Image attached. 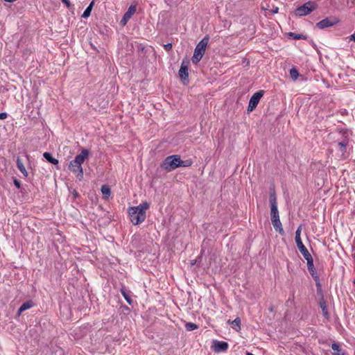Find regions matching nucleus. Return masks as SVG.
I'll return each instance as SVG.
<instances>
[{
    "label": "nucleus",
    "instance_id": "f3484780",
    "mask_svg": "<svg viewBox=\"0 0 355 355\" xmlns=\"http://www.w3.org/2000/svg\"><path fill=\"white\" fill-rule=\"evenodd\" d=\"M137 10V6L136 5H131L128 10L124 13L123 16L126 18H128L130 19L132 16L135 13Z\"/></svg>",
    "mask_w": 355,
    "mask_h": 355
},
{
    "label": "nucleus",
    "instance_id": "7ed1b4c3",
    "mask_svg": "<svg viewBox=\"0 0 355 355\" xmlns=\"http://www.w3.org/2000/svg\"><path fill=\"white\" fill-rule=\"evenodd\" d=\"M209 40V36L206 35L196 45L193 57L191 58L192 62L194 64H197L203 57L206 48L208 45Z\"/></svg>",
    "mask_w": 355,
    "mask_h": 355
},
{
    "label": "nucleus",
    "instance_id": "cd10ccee",
    "mask_svg": "<svg viewBox=\"0 0 355 355\" xmlns=\"http://www.w3.org/2000/svg\"><path fill=\"white\" fill-rule=\"evenodd\" d=\"M231 323L234 327H236L240 329L241 320L239 318H235Z\"/></svg>",
    "mask_w": 355,
    "mask_h": 355
},
{
    "label": "nucleus",
    "instance_id": "0eeeda50",
    "mask_svg": "<svg viewBox=\"0 0 355 355\" xmlns=\"http://www.w3.org/2000/svg\"><path fill=\"white\" fill-rule=\"evenodd\" d=\"M269 203L270 206L271 219L279 218V211L277 208V197L275 190L270 191V192Z\"/></svg>",
    "mask_w": 355,
    "mask_h": 355
},
{
    "label": "nucleus",
    "instance_id": "b1692460",
    "mask_svg": "<svg viewBox=\"0 0 355 355\" xmlns=\"http://www.w3.org/2000/svg\"><path fill=\"white\" fill-rule=\"evenodd\" d=\"M33 305H34V303L33 302V301L29 300V301H27V302H25L24 303H23L20 307H21V309H24V311H26V310L29 309L31 307H33Z\"/></svg>",
    "mask_w": 355,
    "mask_h": 355
},
{
    "label": "nucleus",
    "instance_id": "6ab92c4d",
    "mask_svg": "<svg viewBox=\"0 0 355 355\" xmlns=\"http://www.w3.org/2000/svg\"><path fill=\"white\" fill-rule=\"evenodd\" d=\"M121 293L123 296V297L125 298V300H126L128 304H129L130 305H132V300L131 299L130 296L129 295V293L127 291L125 286H122V288H121Z\"/></svg>",
    "mask_w": 355,
    "mask_h": 355
},
{
    "label": "nucleus",
    "instance_id": "bb28decb",
    "mask_svg": "<svg viewBox=\"0 0 355 355\" xmlns=\"http://www.w3.org/2000/svg\"><path fill=\"white\" fill-rule=\"evenodd\" d=\"M301 231H302V225H300L295 232V241L301 240V236H300Z\"/></svg>",
    "mask_w": 355,
    "mask_h": 355
},
{
    "label": "nucleus",
    "instance_id": "393cba45",
    "mask_svg": "<svg viewBox=\"0 0 355 355\" xmlns=\"http://www.w3.org/2000/svg\"><path fill=\"white\" fill-rule=\"evenodd\" d=\"M290 36L294 40H306L307 37L302 34H297L295 33H290Z\"/></svg>",
    "mask_w": 355,
    "mask_h": 355
},
{
    "label": "nucleus",
    "instance_id": "c9c22d12",
    "mask_svg": "<svg viewBox=\"0 0 355 355\" xmlns=\"http://www.w3.org/2000/svg\"><path fill=\"white\" fill-rule=\"evenodd\" d=\"M350 39L351 40H353L354 42H355V33H353L351 36H350Z\"/></svg>",
    "mask_w": 355,
    "mask_h": 355
},
{
    "label": "nucleus",
    "instance_id": "412c9836",
    "mask_svg": "<svg viewBox=\"0 0 355 355\" xmlns=\"http://www.w3.org/2000/svg\"><path fill=\"white\" fill-rule=\"evenodd\" d=\"M94 3V1H92L89 3V5L86 8V9L85 10V11L83 12V13L82 15L83 18H87L90 16Z\"/></svg>",
    "mask_w": 355,
    "mask_h": 355
},
{
    "label": "nucleus",
    "instance_id": "f03ea898",
    "mask_svg": "<svg viewBox=\"0 0 355 355\" xmlns=\"http://www.w3.org/2000/svg\"><path fill=\"white\" fill-rule=\"evenodd\" d=\"M89 155V150L86 148H83L80 153L77 155L74 159L71 161L69 164V170L73 173H76V176L80 180L83 178L82 164L87 159Z\"/></svg>",
    "mask_w": 355,
    "mask_h": 355
},
{
    "label": "nucleus",
    "instance_id": "423d86ee",
    "mask_svg": "<svg viewBox=\"0 0 355 355\" xmlns=\"http://www.w3.org/2000/svg\"><path fill=\"white\" fill-rule=\"evenodd\" d=\"M316 8L317 4L313 1H309L297 7L295 10L294 14L297 17L306 16L309 15L312 11L315 10Z\"/></svg>",
    "mask_w": 355,
    "mask_h": 355
},
{
    "label": "nucleus",
    "instance_id": "4468645a",
    "mask_svg": "<svg viewBox=\"0 0 355 355\" xmlns=\"http://www.w3.org/2000/svg\"><path fill=\"white\" fill-rule=\"evenodd\" d=\"M214 347L216 352H225L228 349L229 345L227 342L225 341L216 340Z\"/></svg>",
    "mask_w": 355,
    "mask_h": 355
},
{
    "label": "nucleus",
    "instance_id": "39448f33",
    "mask_svg": "<svg viewBox=\"0 0 355 355\" xmlns=\"http://www.w3.org/2000/svg\"><path fill=\"white\" fill-rule=\"evenodd\" d=\"M305 259L306 260L308 270L315 282L317 293H322V285L320 283V277L318 275V273L313 264V257L312 256H311L309 258H305Z\"/></svg>",
    "mask_w": 355,
    "mask_h": 355
},
{
    "label": "nucleus",
    "instance_id": "dca6fc26",
    "mask_svg": "<svg viewBox=\"0 0 355 355\" xmlns=\"http://www.w3.org/2000/svg\"><path fill=\"white\" fill-rule=\"evenodd\" d=\"M16 164H17V168L23 174V175L24 177H28V173L22 161L19 157L17 159Z\"/></svg>",
    "mask_w": 355,
    "mask_h": 355
},
{
    "label": "nucleus",
    "instance_id": "ddd939ff",
    "mask_svg": "<svg viewBox=\"0 0 355 355\" xmlns=\"http://www.w3.org/2000/svg\"><path fill=\"white\" fill-rule=\"evenodd\" d=\"M271 221L275 231L278 232L279 234L284 235L285 232L282 227L279 218L271 219Z\"/></svg>",
    "mask_w": 355,
    "mask_h": 355
},
{
    "label": "nucleus",
    "instance_id": "4be33fe9",
    "mask_svg": "<svg viewBox=\"0 0 355 355\" xmlns=\"http://www.w3.org/2000/svg\"><path fill=\"white\" fill-rule=\"evenodd\" d=\"M193 164V161L191 159H188L186 160H182L180 157V167H189Z\"/></svg>",
    "mask_w": 355,
    "mask_h": 355
},
{
    "label": "nucleus",
    "instance_id": "c756f323",
    "mask_svg": "<svg viewBox=\"0 0 355 355\" xmlns=\"http://www.w3.org/2000/svg\"><path fill=\"white\" fill-rule=\"evenodd\" d=\"M172 44L171 43H167L164 45V48L166 51H170L172 49Z\"/></svg>",
    "mask_w": 355,
    "mask_h": 355
},
{
    "label": "nucleus",
    "instance_id": "e433bc0d",
    "mask_svg": "<svg viewBox=\"0 0 355 355\" xmlns=\"http://www.w3.org/2000/svg\"><path fill=\"white\" fill-rule=\"evenodd\" d=\"M24 311V309H21V307H19V309L17 311V314L20 315Z\"/></svg>",
    "mask_w": 355,
    "mask_h": 355
},
{
    "label": "nucleus",
    "instance_id": "5701e85b",
    "mask_svg": "<svg viewBox=\"0 0 355 355\" xmlns=\"http://www.w3.org/2000/svg\"><path fill=\"white\" fill-rule=\"evenodd\" d=\"M290 76H291V78L293 80H295L297 79V78L299 76V72L295 67H293L290 69Z\"/></svg>",
    "mask_w": 355,
    "mask_h": 355
},
{
    "label": "nucleus",
    "instance_id": "a211bd4d",
    "mask_svg": "<svg viewBox=\"0 0 355 355\" xmlns=\"http://www.w3.org/2000/svg\"><path fill=\"white\" fill-rule=\"evenodd\" d=\"M43 157L47 160L48 162L53 164H58V160L54 157H53L51 153L49 152H45L43 154Z\"/></svg>",
    "mask_w": 355,
    "mask_h": 355
},
{
    "label": "nucleus",
    "instance_id": "a19ab883",
    "mask_svg": "<svg viewBox=\"0 0 355 355\" xmlns=\"http://www.w3.org/2000/svg\"><path fill=\"white\" fill-rule=\"evenodd\" d=\"M73 195H74L75 198H77L78 196V193L76 191H75Z\"/></svg>",
    "mask_w": 355,
    "mask_h": 355
},
{
    "label": "nucleus",
    "instance_id": "79ce46f5",
    "mask_svg": "<svg viewBox=\"0 0 355 355\" xmlns=\"http://www.w3.org/2000/svg\"><path fill=\"white\" fill-rule=\"evenodd\" d=\"M247 355H254V354H252L250 352H247Z\"/></svg>",
    "mask_w": 355,
    "mask_h": 355
},
{
    "label": "nucleus",
    "instance_id": "aec40b11",
    "mask_svg": "<svg viewBox=\"0 0 355 355\" xmlns=\"http://www.w3.org/2000/svg\"><path fill=\"white\" fill-rule=\"evenodd\" d=\"M101 190L102 194L103 195V197L105 199H108L109 197L110 196V194H111V189L109 187V186H107V185H103L101 187Z\"/></svg>",
    "mask_w": 355,
    "mask_h": 355
},
{
    "label": "nucleus",
    "instance_id": "7c9ffc66",
    "mask_svg": "<svg viewBox=\"0 0 355 355\" xmlns=\"http://www.w3.org/2000/svg\"><path fill=\"white\" fill-rule=\"evenodd\" d=\"M128 21H129L128 18H126V17H125L124 16H123V17H122V19H121V20L120 23H121V24L122 26H125V25H126V24L128 23Z\"/></svg>",
    "mask_w": 355,
    "mask_h": 355
},
{
    "label": "nucleus",
    "instance_id": "4c0bfd02",
    "mask_svg": "<svg viewBox=\"0 0 355 355\" xmlns=\"http://www.w3.org/2000/svg\"><path fill=\"white\" fill-rule=\"evenodd\" d=\"M24 311V309H21V307H19V309L17 311V314L20 315Z\"/></svg>",
    "mask_w": 355,
    "mask_h": 355
},
{
    "label": "nucleus",
    "instance_id": "2f4dec72",
    "mask_svg": "<svg viewBox=\"0 0 355 355\" xmlns=\"http://www.w3.org/2000/svg\"><path fill=\"white\" fill-rule=\"evenodd\" d=\"M62 2L65 5V6L68 8H69L71 6L69 0H61Z\"/></svg>",
    "mask_w": 355,
    "mask_h": 355
},
{
    "label": "nucleus",
    "instance_id": "f8f14e48",
    "mask_svg": "<svg viewBox=\"0 0 355 355\" xmlns=\"http://www.w3.org/2000/svg\"><path fill=\"white\" fill-rule=\"evenodd\" d=\"M295 243H296L298 250H300V252H301V254H302V256L304 257V259L309 258V257L311 256V254L309 253L307 248L303 244L302 239L295 241Z\"/></svg>",
    "mask_w": 355,
    "mask_h": 355
},
{
    "label": "nucleus",
    "instance_id": "6e6552de",
    "mask_svg": "<svg viewBox=\"0 0 355 355\" xmlns=\"http://www.w3.org/2000/svg\"><path fill=\"white\" fill-rule=\"evenodd\" d=\"M340 22V20L334 16L326 17L325 19L320 21L315 24V27L318 29H324L327 28L332 27Z\"/></svg>",
    "mask_w": 355,
    "mask_h": 355
},
{
    "label": "nucleus",
    "instance_id": "1a4fd4ad",
    "mask_svg": "<svg viewBox=\"0 0 355 355\" xmlns=\"http://www.w3.org/2000/svg\"><path fill=\"white\" fill-rule=\"evenodd\" d=\"M264 93L263 90H259L251 96L247 109L248 113L252 112L257 107Z\"/></svg>",
    "mask_w": 355,
    "mask_h": 355
},
{
    "label": "nucleus",
    "instance_id": "72a5a7b5",
    "mask_svg": "<svg viewBox=\"0 0 355 355\" xmlns=\"http://www.w3.org/2000/svg\"><path fill=\"white\" fill-rule=\"evenodd\" d=\"M8 116V114L6 112H1L0 113V119L3 120L6 119Z\"/></svg>",
    "mask_w": 355,
    "mask_h": 355
},
{
    "label": "nucleus",
    "instance_id": "473e14b6",
    "mask_svg": "<svg viewBox=\"0 0 355 355\" xmlns=\"http://www.w3.org/2000/svg\"><path fill=\"white\" fill-rule=\"evenodd\" d=\"M13 182H14L15 186L17 188H18V189H19V188H20V187H21V182H20V181H19L17 179H14Z\"/></svg>",
    "mask_w": 355,
    "mask_h": 355
},
{
    "label": "nucleus",
    "instance_id": "9d476101",
    "mask_svg": "<svg viewBox=\"0 0 355 355\" xmlns=\"http://www.w3.org/2000/svg\"><path fill=\"white\" fill-rule=\"evenodd\" d=\"M188 64H189V62L182 61L181 66H180V69L179 70L180 78L184 81H185V80L188 81V78H189Z\"/></svg>",
    "mask_w": 355,
    "mask_h": 355
},
{
    "label": "nucleus",
    "instance_id": "37998d69",
    "mask_svg": "<svg viewBox=\"0 0 355 355\" xmlns=\"http://www.w3.org/2000/svg\"><path fill=\"white\" fill-rule=\"evenodd\" d=\"M353 283H354V284L355 285V279L354 280Z\"/></svg>",
    "mask_w": 355,
    "mask_h": 355
},
{
    "label": "nucleus",
    "instance_id": "2eb2a0df",
    "mask_svg": "<svg viewBox=\"0 0 355 355\" xmlns=\"http://www.w3.org/2000/svg\"><path fill=\"white\" fill-rule=\"evenodd\" d=\"M331 349L334 351L332 355H346V352L340 349V345L337 343L334 342L331 344Z\"/></svg>",
    "mask_w": 355,
    "mask_h": 355
},
{
    "label": "nucleus",
    "instance_id": "f257e3e1",
    "mask_svg": "<svg viewBox=\"0 0 355 355\" xmlns=\"http://www.w3.org/2000/svg\"><path fill=\"white\" fill-rule=\"evenodd\" d=\"M150 207V204L145 201L136 207L128 209V215L130 221L135 225L143 223L146 217V211Z\"/></svg>",
    "mask_w": 355,
    "mask_h": 355
},
{
    "label": "nucleus",
    "instance_id": "9b49d317",
    "mask_svg": "<svg viewBox=\"0 0 355 355\" xmlns=\"http://www.w3.org/2000/svg\"><path fill=\"white\" fill-rule=\"evenodd\" d=\"M317 293L321 295V297L319 300V305L322 309V315L326 319L329 320V313L328 311V307L327 305V302L324 299L322 292Z\"/></svg>",
    "mask_w": 355,
    "mask_h": 355
},
{
    "label": "nucleus",
    "instance_id": "f704fd0d",
    "mask_svg": "<svg viewBox=\"0 0 355 355\" xmlns=\"http://www.w3.org/2000/svg\"><path fill=\"white\" fill-rule=\"evenodd\" d=\"M278 11H279V8H278L277 7H275V8H272V9H271V10H270V12L272 15L277 13V12H278Z\"/></svg>",
    "mask_w": 355,
    "mask_h": 355
},
{
    "label": "nucleus",
    "instance_id": "c85d7f7f",
    "mask_svg": "<svg viewBox=\"0 0 355 355\" xmlns=\"http://www.w3.org/2000/svg\"><path fill=\"white\" fill-rule=\"evenodd\" d=\"M347 145V144L346 142H344V141H341V142L338 143V146H340V148H340V151L341 152H345V151Z\"/></svg>",
    "mask_w": 355,
    "mask_h": 355
},
{
    "label": "nucleus",
    "instance_id": "20e7f679",
    "mask_svg": "<svg viewBox=\"0 0 355 355\" xmlns=\"http://www.w3.org/2000/svg\"><path fill=\"white\" fill-rule=\"evenodd\" d=\"M162 169L170 172L180 167V155H173L166 157L160 165Z\"/></svg>",
    "mask_w": 355,
    "mask_h": 355
},
{
    "label": "nucleus",
    "instance_id": "ea45409f",
    "mask_svg": "<svg viewBox=\"0 0 355 355\" xmlns=\"http://www.w3.org/2000/svg\"><path fill=\"white\" fill-rule=\"evenodd\" d=\"M4 1L6 2H14V1H16L17 0H4Z\"/></svg>",
    "mask_w": 355,
    "mask_h": 355
},
{
    "label": "nucleus",
    "instance_id": "58836bf2",
    "mask_svg": "<svg viewBox=\"0 0 355 355\" xmlns=\"http://www.w3.org/2000/svg\"><path fill=\"white\" fill-rule=\"evenodd\" d=\"M198 259H194V260H192L191 262V265H195L197 262Z\"/></svg>",
    "mask_w": 355,
    "mask_h": 355
},
{
    "label": "nucleus",
    "instance_id": "a878e982",
    "mask_svg": "<svg viewBox=\"0 0 355 355\" xmlns=\"http://www.w3.org/2000/svg\"><path fill=\"white\" fill-rule=\"evenodd\" d=\"M198 325L193 322H187L185 324V328L187 331H193L198 329Z\"/></svg>",
    "mask_w": 355,
    "mask_h": 355
}]
</instances>
